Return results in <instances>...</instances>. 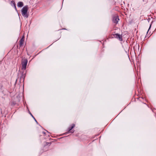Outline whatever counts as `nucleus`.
I'll return each mask as SVG.
<instances>
[{"mask_svg":"<svg viewBox=\"0 0 156 156\" xmlns=\"http://www.w3.org/2000/svg\"><path fill=\"white\" fill-rule=\"evenodd\" d=\"M28 9V7L27 5H26L21 10L22 14V16L25 17L27 18L28 15L27 13Z\"/></svg>","mask_w":156,"mask_h":156,"instance_id":"obj_1","label":"nucleus"},{"mask_svg":"<svg viewBox=\"0 0 156 156\" xmlns=\"http://www.w3.org/2000/svg\"><path fill=\"white\" fill-rule=\"evenodd\" d=\"M27 60L26 59H24L22 60V69L25 70L26 69L27 64Z\"/></svg>","mask_w":156,"mask_h":156,"instance_id":"obj_2","label":"nucleus"},{"mask_svg":"<svg viewBox=\"0 0 156 156\" xmlns=\"http://www.w3.org/2000/svg\"><path fill=\"white\" fill-rule=\"evenodd\" d=\"M75 125L74 124H72L71 125V127H69L68 128V133H73L74 132V131L73 130H71L75 127Z\"/></svg>","mask_w":156,"mask_h":156,"instance_id":"obj_3","label":"nucleus"},{"mask_svg":"<svg viewBox=\"0 0 156 156\" xmlns=\"http://www.w3.org/2000/svg\"><path fill=\"white\" fill-rule=\"evenodd\" d=\"M119 20V18L118 16H115L113 18V22L115 23H117Z\"/></svg>","mask_w":156,"mask_h":156,"instance_id":"obj_4","label":"nucleus"},{"mask_svg":"<svg viewBox=\"0 0 156 156\" xmlns=\"http://www.w3.org/2000/svg\"><path fill=\"white\" fill-rule=\"evenodd\" d=\"M24 37L23 36L21 39L20 41V46H21L23 45L24 41Z\"/></svg>","mask_w":156,"mask_h":156,"instance_id":"obj_5","label":"nucleus"},{"mask_svg":"<svg viewBox=\"0 0 156 156\" xmlns=\"http://www.w3.org/2000/svg\"><path fill=\"white\" fill-rule=\"evenodd\" d=\"M114 36L115 38H118L119 40H122L121 37L120 36L119 34H115L114 35Z\"/></svg>","mask_w":156,"mask_h":156,"instance_id":"obj_6","label":"nucleus"},{"mask_svg":"<svg viewBox=\"0 0 156 156\" xmlns=\"http://www.w3.org/2000/svg\"><path fill=\"white\" fill-rule=\"evenodd\" d=\"M23 3L22 2H19L17 3V6L19 7H21L23 6Z\"/></svg>","mask_w":156,"mask_h":156,"instance_id":"obj_7","label":"nucleus"},{"mask_svg":"<svg viewBox=\"0 0 156 156\" xmlns=\"http://www.w3.org/2000/svg\"><path fill=\"white\" fill-rule=\"evenodd\" d=\"M51 143H49V142H48V143H47V145H48V146H50V145H51Z\"/></svg>","mask_w":156,"mask_h":156,"instance_id":"obj_8","label":"nucleus"},{"mask_svg":"<svg viewBox=\"0 0 156 156\" xmlns=\"http://www.w3.org/2000/svg\"><path fill=\"white\" fill-rule=\"evenodd\" d=\"M11 2V3H12V4H13L14 5V7H15V8L16 9V5H15V4L14 2H13V1H12Z\"/></svg>","mask_w":156,"mask_h":156,"instance_id":"obj_9","label":"nucleus"},{"mask_svg":"<svg viewBox=\"0 0 156 156\" xmlns=\"http://www.w3.org/2000/svg\"><path fill=\"white\" fill-rule=\"evenodd\" d=\"M151 25H150V27L149 28V29H148V31H147V33H148V31H149V29H150V28H151Z\"/></svg>","mask_w":156,"mask_h":156,"instance_id":"obj_10","label":"nucleus"},{"mask_svg":"<svg viewBox=\"0 0 156 156\" xmlns=\"http://www.w3.org/2000/svg\"><path fill=\"white\" fill-rule=\"evenodd\" d=\"M30 114L33 117V116L32 115V114H31V113H30Z\"/></svg>","mask_w":156,"mask_h":156,"instance_id":"obj_11","label":"nucleus"},{"mask_svg":"<svg viewBox=\"0 0 156 156\" xmlns=\"http://www.w3.org/2000/svg\"><path fill=\"white\" fill-rule=\"evenodd\" d=\"M35 121H36V122H37V121H36V120L35 119Z\"/></svg>","mask_w":156,"mask_h":156,"instance_id":"obj_12","label":"nucleus"}]
</instances>
